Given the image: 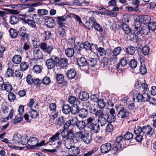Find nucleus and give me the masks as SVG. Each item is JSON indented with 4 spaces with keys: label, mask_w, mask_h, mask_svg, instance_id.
<instances>
[{
    "label": "nucleus",
    "mask_w": 156,
    "mask_h": 156,
    "mask_svg": "<svg viewBox=\"0 0 156 156\" xmlns=\"http://www.w3.org/2000/svg\"><path fill=\"white\" fill-rule=\"evenodd\" d=\"M134 133L136 136V140L139 142L142 140L143 137L145 134L152 136L154 133V129L149 126H144L142 128L138 126L135 128Z\"/></svg>",
    "instance_id": "f257e3e1"
},
{
    "label": "nucleus",
    "mask_w": 156,
    "mask_h": 156,
    "mask_svg": "<svg viewBox=\"0 0 156 156\" xmlns=\"http://www.w3.org/2000/svg\"><path fill=\"white\" fill-rule=\"evenodd\" d=\"M95 119L90 117L87 119L86 126L90 131L94 133H98L100 131V128L99 124L94 123Z\"/></svg>",
    "instance_id": "f03ea898"
},
{
    "label": "nucleus",
    "mask_w": 156,
    "mask_h": 156,
    "mask_svg": "<svg viewBox=\"0 0 156 156\" xmlns=\"http://www.w3.org/2000/svg\"><path fill=\"white\" fill-rule=\"evenodd\" d=\"M116 143L114 144L112 150V153L115 154L122 147V145L125 144L126 140L123 136H120L117 137L116 139Z\"/></svg>",
    "instance_id": "7ed1b4c3"
},
{
    "label": "nucleus",
    "mask_w": 156,
    "mask_h": 156,
    "mask_svg": "<svg viewBox=\"0 0 156 156\" xmlns=\"http://www.w3.org/2000/svg\"><path fill=\"white\" fill-rule=\"evenodd\" d=\"M33 51L34 58L30 61V63L31 65L38 63L40 62L39 60L43 58V54L39 49L34 48Z\"/></svg>",
    "instance_id": "20e7f679"
},
{
    "label": "nucleus",
    "mask_w": 156,
    "mask_h": 156,
    "mask_svg": "<svg viewBox=\"0 0 156 156\" xmlns=\"http://www.w3.org/2000/svg\"><path fill=\"white\" fill-rule=\"evenodd\" d=\"M57 59V57L52 56L50 58L46 60L45 64L48 69H53L55 65L57 64L58 61Z\"/></svg>",
    "instance_id": "39448f33"
},
{
    "label": "nucleus",
    "mask_w": 156,
    "mask_h": 156,
    "mask_svg": "<svg viewBox=\"0 0 156 156\" xmlns=\"http://www.w3.org/2000/svg\"><path fill=\"white\" fill-rule=\"evenodd\" d=\"M2 112L3 113L7 114L9 113V115L6 117L7 120L11 119L13 117L14 111L13 108L10 106H3L2 107Z\"/></svg>",
    "instance_id": "423d86ee"
},
{
    "label": "nucleus",
    "mask_w": 156,
    "mask_h": 156,
    "mask_svg": "<svg viewBox=\"0 0 156 156\" xmlns=\"http://www.w3.org/2000/svg\"><path fill=\"white\" fill-rule=\"evenodd\" d=\"M38 142V139L36 137H30L28 141V148L36 149L37 148V145Z\"/></svg>",
    "instance_id": "0eeeda50"
},
{
    "label": "nucleus",
    "mask_w": 156,
    "mask_h": 156,
    "mask_svg": "<svg viewBox=\"0 0 156 156\" xmlns=\"http://www.w3.org/2000/svg\"><path fill=\"white\" fill-rule=\"evenodd\" d=\"M135 97V100L137 102L147 101L149 99L148 94L146 93H144L143 94L138 93L136 95Z\"/></svg>",
    "instance_id": "6e6552de"
},
{
    "label": "nucleus",
    "mask_w": 156,
    "mask_h": 156,
    "mask_svg": "<svg viewBox=\"0 0 156 156\" xmlns=\"http://www.w3.org/2000/svg\"><path fill=\"white\" fill-rule=\"evenodd\" d=\"M40 48L44 51L50 54L53 47L52 45L47 46V44L45 42L42 43L40 44Z\"/></svg>",
    "instance_id": "1a4fd4ad"
},
{
    "label": "nucleus",
    "mask_w": 156,
    "mask_h": 156,
    "mask_svg": "<svg viewBox=\"0 0 156 156\" xmlns=\"http://www.w3.org/2000/svg\"><path fill=\"white\" fill-rule=\"evenodd\" d=\"M141 21L140 20H139L136 21L134 23V34L136 36H137L140 34V30L142 28V24L140 23Z\"/></svg>",
    "instance_id": "9d476101"
},
{
    "label": "nucleus",
    "mask_w": 156,
    "mask_h": 156,
    "mask_svg": "<svg viewBox=\"0 0 156 156\" xmlns=\"http://www.w3.org/2000/svg\"><path fill=\"white\" fill-rule=\"evenodd\" d=\"M64 144L66 148L69 150L74 146V140L73 138H66L64 140Z\"/></svg>",
    "instance_id": "9b49d317"
},
{
    "label": "nucleus",
    "mask_w": 156,
    "mask_h": 156,
    "mask_svg": "<svg viewBox=\"0 0 156 156\" xmlns=\"http://www.w3.org/2000/svg\"><path fill=\"white\" fill-rule=\"evenodd\" d=\"M20 20L22 21L23 23H27L30 27L35 28L36 27L35 21L33 20L30 19H25L23 18H20Z\"/></svg>",
    "instance_id": "f8f14e48"
},
{
    "label": "nucleus",
    "mask_w": 156,
    "mask_h": 156,
    "mask_svg": "<svg viewBox=\"0 0 156 156\" xmlns=\"http://www.w3.org/2000/svg\"><path fill=\"white\" fill-rule=\"evenodd\" d=\"M90 23L89 26H90L91 27H93L95 30L100 32H102L103 31V29L100 25L93 20L90 19L88 22H87V23Z\"/></svg>",
    "instance_id": "ddd939ff"
},
{
    "label": "nucleus",
    "mask_w": 156,
    "mask_h": 156,
    "mask_svg": "<svg viewBox=\"0 0 156 156\" xmlns=\"http://www.w3.org/2000/svg\"><path fill=\"white\" fill-rule=\"evenodd\" d=\"M57 59H58V61L57 64H59L62 68L66 69L68 66L67 59L65 58H62L60 59L58 57H57Z\"/></svg>",
    "instance_id": "4468645a"
},
{
    "label": "nucleus",
    "mask_w": 156,
    "mask_h": 156,
    "mask_svg": "<svg viewBox=\"0 0 156 156\" xmlns=\"http://www.w3.org/2000/svg\"><path fill=\"white\" fill-rule=\"evenodd\" d=\"M0 87L2 90L8 92H10L12 89V85L8 82H3L2 83L0 84Z\"/></svg>",
    "instance_id": "2eb2a0df"
},
{
    "label": "nucleus",
    "mask_w": 156,
    "mask_h": 156,
    "mask_svg": "<svg viewBox=\"0 0 156 156\" xmlns=\"http://www.w3.org/2000/svg\"><path fill=\"white\" fill-rule=\"evenodd\" d=\"M121 50V48L120 47H118L115 48L113 51V53L114 55H112L110 57L111 60H112V61L113 60L115 62L117 61V58L116 56L120 53Z\"/></svg>",
    "instance_id": "dca6fc26"
},
{
    "label": "nucleus",
    "mask_w": 156,
    "mask_h": 156,
    "mask_svg": "<svg viewBox=\"0 0 156 156\" xmlns=\"http://www.w3.org/2000/svg\"><path fill=\"white\" fill-rule=\"evenodd\" d=\"M111 144L109 143H106L101 145L100 150L102 153L106 154L111 150Z\"/></svg>",
    "instance_id": "f3484780"
},
{
    "label": "nucleus",
    "mask_w": 156,
    "mask_h": 156,
    "mask_svg": "<svg viewBox=\"0 0 156 156\" xmlns=\"http://www.w3.org/2000/svg\"><path fill=\"white\" fill-rule=\"evenodd\" d=\"M91 113L95 115L96 117L99 118L103 116H105V115L104 113L103 110L101 109H98V108H94L91 111Z\"/></svg>",
    "instance_id": "a211bd4d"
},
{
    "label": "nucleus",
    "mask_w": 156,
    "mask_h": 156,
    "mask_svg": "<svg viewBox=\"0 0 156 156\" xmlns=\"http://www.w3.org/2000/svg\"><path fill=\"white\" fill-rule=\"evenodd\" d=\"M95 48L97 51L99 53L101 56H106L108 55L107 51L104 48L101 47H98L97 45H95Z\"/></svg>",
    "instance_id": "6ab92c4d"
},
{
    "label": "nucleus",
    "mask_w": 156,
    "mask_h": 156,
    "mask_svg": "<svg viewBox=\"0 0 156 156\" xmlns=\"http://www.w3.org/2000/svg\"><path fill=\"white\" fill-rule=\"evenodd\" d=\"M77 63L79 66L80 67H83L87 66V68L86 69V71L87 70L88 68V66H87V62L85 58L81 57L78 58L77 59Z\"/></svg>",
    "instance_id": "aec40b11"
},
{
    "label": "nucleus",
    "mask_w": 156,
    "mask_h": 156,
    "mask_svg": "<svg viewBox=\"0 0 156 156\" xmlns=\"http://www.w3.org/2000/svg\"><path fill=\"white\" fill-rule=\"evenodd\" d=\"M139 18L140 21L145 24H148L150 23L151 20L150 16L147 15L140 16H139Z\"/></svg>",
    "instance_id": "412c9836"
},
{
    "label": "nucleus",
    "mask_w": 156,
    "mask_h": 156,
    "mask_svg": "<svg viewBox=\"0 0 156 156\" xmlns=\"http://www.w3.org/2000/svg\"><path fill=\"white\" fill-rule=\"evenodd\" d=\"M92 138L89 133H84L82 141L87 144H89L92 141Z\"/></svg>",
    "instance_id": "4be33fe9"
},
{
    "label": "nucleus",
    "mask_w": 156,
    "mask_h": 156,
    "mask_svg": "<svg viewBox=\"0 0 156 156\" xmlns=\"http://www.w3.org/2000/svg\"><path fill=\"white\" fill-rule=\"evenodd\" d=\"M66 27L65 26H59L58 29V34L59 37L62 38L66 36L65 32Z\"/></svg>",
    "instance_id": "5701e85b"
},
{
    "label": "nucleus",
    "mask_w": 156,
    "mask_h": 156,
    "mask_svg": "<svg viewBox=\"0 0 156 156\" xmlns=\"http://www.w3.org/2000/svg\"><path fill=\"white\" fill-rule=\"evenodd\" d=\"M84 133L82 131H80L74 134V137L77 142L82 141Z\"/></svg>",
    "instance_id": "b1692460"
},
{
    "label": "nucleus",
    "mask_w": 156,
    "mask_h": 156,
    "mask_svg": "<svg viewBox=\"0 0 156 156\" xmlns=\"http://www.w3.org/2000/svg\"><path fill=\"white\" fill-rule=\"evenodd\" d=\"M55 20L52 18L50 17L45 20V25L50 28H53L55 26Z\"/></svg>",
    "instance_id": "393cba45"
},
{
    "label": "nucleus",
    "mask_w": 156,
    "mask_h": 156,
    "mask_svg": "<svg viewBox=\"0 0 156 156\" xmlns=\"http://www.w3.org/2000/svg\"><path fill=\"white\" fill-rule=\"evenodd\" d=\"M76 75V71L73 69L68 70L66 73L67 77L69 79L74 78Z\"/></svg>",
    "instance_id": "a878e982"
},
{
    "label": "nucleus",
    "mask_w": 156,
    "mask_h": 156,
    "mask_svg": "<svg viewBox=\"0 0 156 156\" xmlns=\"http://www.w3.org/2000/svg\"><path fill=\"white\" fill-rule=\"evenodd\" d=\"M127 112L126 110L124 108H122L119 112L117 116L119 118L123 119L127 117Z\"/></svg>",
    "instance_id": "bb28decb"
},
{
    "label": "nucleus",
    "mask_w": 156,
    "mask_h": 156,
    "mask_svg": "<svg viewBox=\"0 0 156 156\" xmlns=\"http://www.w3.org/2000/svg\"><path fill=\"white\" fill-rule=\"evenodd\" d=\"M88 112L87 110L83 108L80 110L78 115L80 117L83 118H86L88 115Z\"/></svg>",
    "instance_id": "cd10ccee"
},
{
    "label": "nucleus",
    "mask_w": 156,
    "mask_h": 156,
    "mask_svg": "<svg viewBox=\"0 0 156 156\" xmlns=\"http://www.w3.org/2000/svg\"><path fill=\"white\" fill-rule=\"evenodd\" d=\"M105 116H103L101 117L100 118H98V123L100 124L101 126H105L108 122L107 118Z\"/></svg>",
    "instance_id": "c85d7f7f"
},
{
    "label": "nucleus",
    "mask_w": 156,
    "mask_h": 156,
    "mask_svg": "<svg viewBox=\"0 0 156 156\" xmlns=\"http://www.w3.org/2000/svg\"><path fill=\"white\" fill-rule=\"evenodd\" d=\"M59 135L60 133L59 132L56 133L49 139V143H53L55 141L60 140V137L59 136Z\"/></svg>",
    "instance_id": "c756f323"
},
{
    "label": "nucleus",
    "mask_w": 156,
    "mask_h": 156,
    "mask_svg": "<svg viewBox=\"0 0 156 156\" xmlns=\"http://www.w3.org/2000/svg\"><path fill=\"white\" fill-rule=\"evenodd\" d=\"M121 28L125 34H128L131 31L130 28L126 24L124 23L121 24Z\"/></svg>",
    "instance_id": "7c9ffc66"
},
{
    "label": "nucleus",
    "mask_w": 156,
    "mask_h": 156,
    "mask_svg": "<svg viewBox=\"0 0 156 156\" xmlns=\"http://www.w3.org/2000/svg\"><path fill=\"white\" fill-rule=\"evenodd\" d=\"M21 136L19 134H15L13 136V143L15 144H19L20 143V139Z\"/></svg>",
    "instance_id": "2f4dec72"
},
{
    "label": "nucleus",
    "mask_w": 156,
    "mask_h": 156,
    "mask_svg": "<svg viewBox=\"0 0 156 156\" xmlns=\"http://www.w3.org/2000/svg\"><path fill=\"white\" fill-rule=\"evenodd\" d=\"M136 51L135 47L132 46H129L126 49V53L130 55H133Z\"/></svg>",
    "instance_id": "473e14b6"
},
{
    "label": "nucleus",
    "mask_w": 156,
    "mask_h": 156,
    "mask_svg": "<svg viewBox=\"0 0 156 156\" xmlns=\"http://www.w3.org/2000/svg\"><path fill=\"white\" fill-rule=\"evenodd\" d=\"M89 98V95L87 93L83 92L80 93L79 95V98L82 101H86Z\"/></svg>",
    "instance_id": "72a5a7b5"
},
{
    "label": "nucleus",
    "mask_w": 156,
    "mask_h": 156,
    "mask_svg": "<svg viewBox=\"0 0 156 156\" xmlns=\"http://www.w3.org/2000/svg\"><path fill=\"white\" fill-rule=\"evenodd\" d=\"M74 50L73 48H68L65 50V54L68 57H71L74 55Z\"/></svg>",
    "instance_id": "f704fd0d"
},
{
    "label": "nucleus",
    "mask_w": 156,
    "mask_h": 156,
    "mask_svg": "<svg viewBox=\"0 0 156 156\" xmlns=\"http://www.w3.org/2000/svg\"><path fill=\"white\" fill-rule=\"evenodd\" d=\"M68 101L70 104L73 105H76L79 103L78 99L75 97L72 96L69 97Z\"/></svg>",
    "instance_id": "c9c22d12"
},
{
    "label": "nucleus",
    "mask_w": 156,
    "mask_h": 156,
    "mask_svg": "<svg viewBox=\"0 0 156 156\" xmlns=\"http://www.w3.org/2000/svg\"><path fill=\"white\" fill-rule=\"evenodd\" d=\"M33 68V71L37 74L40 73L42 71V67L41 66L35 64Z\"/></svg>",
    "instance_id": "e433bc0d"
},
{
    "label": "nucleus",
    "mask_w": 156,
    "mask_h": 156,
    "mask_svg": "<svg viewBox=\"0 0 156 156\" xmlns=\"http://www.w3.org/2000/svg\"><path fill=\"white\" fill-rule=\"evenodd\" d=\"M69 152L74 155H77L80 152V149L78 147L73 146L70 150Z\"/></svg>",
    "instance_id": "4c0bfd02"
},
{
    "label": "nucleus",
    "mask_w": 156,
    "mask_h": 156,
    "mask_svg": "<svg viewBox=\"0 0 156 156\" xmlns=\"http://www.w3.org/2000/svg\"><path fill=\"white\" fill-rule=\"evenodd\" d=\"M33 19L38 23L40 24L42 21L43 18L37 14H34L32 16Z\"/></svg>",
    "instance_id": "58836bf2"
},
{
    "label": "nucleus",
    "mask_w": 156,
    "mask_h": 156,
    "mask_svg": "<svg viewBox=\"0 0 156 156\" xmlns=\"http://www.w3.org/2000/svg\"><path fill=\"white\" fill-rule=\"evenodd\" d=\"M77 127L80 130L83 129L85 126L86 124L85 122L83 120H78L76 124Z\"/></svg>",
    "instance_id": "ea45409f"
},
{
    "label": "nucleus",
    "mask_w": 156,
    "mask_h": 156,
    "mask_svg": "<svg viewBox=\"0 0 156 156\" xmlns=\"http://www.w3.org/2000/svg\"><path fill=\"white\" fill-rule=\"evenodd\" d=\"M150 30L148 26H143L140 30V34H142L145 35H148L149 33Z\"/></svg>",
    "instance_id": "a19ab883"
},
{
    "label": "nucleus",
    "mask_w": 156,
    "mask_h": 156,
    "mask_svg": "<svg viewBox=\"0 0 156 156\" xmlns=\"http://www.w3.org/2000/svg\"><path fill=\"white\" fill-rule=\"evenodd\" d=\"M97 59L94 58H90L88 60L87 66L93 67L97 64Z\"/></svg>",
    "instance_id": "79ce46f5"
},
{
    "label": "nucleus",
    "mask_w": 156,
    "mask_h": 156,
    "mask_svg": "<svg viewBox=\"0 0 156 156\" xmlns=\"http://www.w3.org/2000/svg\"><path fill=\"white\" fill-rule=\"evenodd\" d=\"M19 18L15 16H12L10 17L9 22L11 24H16L19 22Z\"/></svg>",
    "instance_id": "37998d69"
},
{
    "label": "nucleus",
    "mask_w": 156,
    "mask_h": 156,
    "mask_svg": "<svg viewBox=\"0 0 156 156\" xmlns=\"http://www.w3.org/2000/svg\"><path fill=\"white\" fill-rule=\"evenodd\" d=\"M62 111L64 114H68L71 111V107L68 105H65L63 107Z\"/></svg>",
    "instance_id": "c03bdc74"
},
{
    "label": "nucleus",
    "mask_w": 156,
    "mask_h": 156,
    "mask_svg": "<svg viewBox=\"0 0 156 156\" xmlns=\"http://www.w3.org/2000/svg\"><path fill=\"white\" fill-rule=\"evenodd\" d=\"M65 17V16H58L57 17L58 19L57 22L59 26H65L64 23H63L62 22L66 21Z\"/></svg>",
    "instance_id": "a18cd8bd"
},
{
    "label": "nucleus",
    "mask_w": 156,
    "mask_h": 156,
    "mask_svg": "<svg viewBox=\"0 0 156 156\" xmlns=\"http://www.w3.org/2000/svg\"><path fill=\"white\" fill-rule=\"evenodd\" d=\"M21 57L19 55H16L13 57L12 61L15 64L20 63L21 61Z\"/></svg>",
    "instance_id": "49530a36"
},
{
    "label": "nucleus",
    "mask_w": 156,
    "mask_h": 156,
    "mask_svg": "<svg viewBox=\"0 0 156 156\" xmlns=\"http://www.w3.org/2000/svg\"><path fill=\"white\" fill-rule=\"evenodd\" d=\"M37 14L43 18L44 15H46L48 14V10L44 9H38L37 10Z\"/></svg>",
    "instance_id": "de8ad7c7"
},
{
    "label": "nucleus",
    "mask_w": 156,
    "mask_h": 156,
    "mask_svg": "<svg viewBox=\"0 0 156 156\" xmlns=\"http://www.w3.org/2000/svg\"><path fill=\"white\" fill-rule=\"evenodd\" d=\"M80 110L77 104L74 105H72L71 108V112L73 114H76L79 113Z\"/></svg>",
    "instance_id": "09e8293b"
},
{
    "label": "nucleus",
    "mask_w": 156,
    "mask_h": 156,
    "mask_svg": "<svg viewBox=\"0 0 156 156\" xmlns=\"http://www.w3.org/2000/svg\"><path fill=\"white\" fill-rule=\"evenodd\" d=\"M137 84L138 85L140 88L141 87L143 88V90L144 91V93H146V92L147 91L148 88H147L148 85L146 83H141L140 81H137Z\"/></svg>",
    "instance_id": "8fccbe9b"
},
{
    "label": "nucleus",
    "mask_w": 156,
    "mask_h": 156,
    "mask_svg": "<svg viewBox=\"0 0 156 156\" xmlns=\"http://www.w3.org/2000/svg\"><path fill=\"white\" fill-rule=\"evenodd\" d=\"M107 119L108 122H114L116 118L115 115H110L108 113H106Z\"/></svg>",
    "instance_id": "3c124183"
},
{
    "label": "nucleus",
    "mask_w": 156,
    "mask_h": 156,
    "mask_svg": "<svg viewBox=\"0 0 156 156\" xmlns=\"http://www.w3.org/2000/svg\"><path fill=\"white\" fill-rule=\"evenodd\" d=\"M129 60L128 57L126 56L121 58L119 63L122 66H125L127 64Z\"/></svg>",
    "instance_id": "603ef678"
},
{
    "label": "nucleus",
    "mask_w": 156,
    "mask_h": 156,
    "mask_svg": "<svg viewBox=\"0 0 156 156\" xmlns=\"http://www.w3.org/2000/svg\"><path fill=\"white\" fill-rule=\"evenodd\" d=\"M56 123L57 124L60 126H62L65 122V119L63 116H61L58 118L56 120Z\"/></svg>",
    "instance_id": "864d4df0"
},
{
    "label": "nucleus",
    "mask_w": 156,
    "mask_h": 156,
    "mask_svg": "<svg viewBox=\"0 0 156 156\" xmlns=\"http://www.w3.org/2000/svg\"><path fill=\"white\" fill-rule=\"evenodd\" d=\"M57 81L59 84H62L64 80V76L61 74H58L56 77Z\"/></svg>",
    "instance_id": "5fc2aeb1"
},
{
    "label": "nucleus",
    "mask_w": 156,
    "mask_h": 156,
    "mask_svg": "<svg viewBox=\"0 0 156 156\" xmlns=\"http://www.w3.org/2000/svg\"><path fill=\"white\" fill-rule=\"evenodd\" d=\"M137 62L135 59H131L129 61V65L132 69L135 68L137 66Z\"/></svg>",
    "instance_id": "6e6d98bb"
},
{
    "label": "nucleus",
    "mask_w": 156,
    "mask_h": 156,
    "mask_svg": "<svg viewBox=\"0 0 156 156\" xmlns=\"http://www.w3.org/2000/svg\"><path fill=\"white\" fill-rule=\"evenodd\" d=\"M9 32L11 37L12 38H15L17 36L18 33L17 31L14 29L10 28L9 30Z\"/></svg>",
    "instance_id": "4d7b16f0"
},
{
    "label": "nucleus",
    "mask_w": 156,
    "mask_h": 156,
    "mask_svg": "<svg viewBox=\"0 0 156 156\" xmlns=\"http://www.w3.org/2000/svg\"><path fill=\"white\" fill-rule=\"evenodd\" d=\"M97 102L98 105L101 109L104 108L105 106L106 103L104 102V100L103 99H99Z\"/></svg>",
    "instance_id": "13d9d810"
},
{
    "label": "nucleus",
    "mask_w": 156,
    "mask_h": 156,
    "mask_svg": "<svg viewBox=\"0 0 156 156\" xmlns=\"http://www.w3.org/2000/svg\"><path fill=\"white\" fill-rule=\"evenodd\" d=\"M83 106L87 108V109H89L91 113V111L94 108H92V105L91 104L89 101L85 102L83 103Z\"/></svg>",
    "instance_id": "bf43d9fd"
},
{
    "label": "nucleus",
    "mask_w": 156,
    "mask_h": 156,
    "mask_svg": "<svg viewBox=\"0 0 156 156\" xmlns=\"http://www.w3.org/2000/svg\"><path fill=\"white\" fill-rule=\"evenodd\" d=\"M20 67L22 71H24L27 69L28 65L26 62H23L20 64Z\"/></svg>",
    "instance_id": "052dcab7"
},
{
    "label": "nucleus",
    "mask_w": 156,
    "mask_h": 156,
    "mask_svg": "<svg viewBox=\"0 0 156 156\" xmlns=\"http://www.w3.org/2000/svg\"><path fill=\"white\" fill-rule=\"evenodd\" d=\"M140 71L142 75L144 74L147 73V70L144 65H141L140 66Z\"/></svg>",
    "instance_id": "680f3d73"
},
{
    "label": "nucleus",
    "mask_w": 156,
    "mask_h": 156,
    "mask_svg": "<svg viewBox=\"0 0 156 156\" xmlns=\"http://www.w3.org/2000/svg\"><path fill=\"white\" fill-rule=\"evenodd\" d=\"M105 129L107 132H111L113 130V125L110 123H108L106 125Z\"/></svg>",
    "instance_id": "e2e57ef3"
},
{
    "label": "nucleus",
    "mask_w": 156,
    "mask_h": 156,
    "mask_svg": "<svg viewBox=\"0 0 156 156\" xmlns=\"http://www.w3.org/2000/svg\"><path fill=\"white\" fill-rule=\"evenodd\" d=\"M148 27L150 30L152 31H154L156 30V23L151 22L148 24Z\"/></svg>",
    "instance_id": "0e129e2a"
},
{
    "label": "nucleus",
    "mask_w": 156,
    "mask_h": 156,
    "mask_svg": "<svg viewBox=\"0 0 156 156\" xmlns=\"http://www.w3.org/2000/svg\"><path fill=\"white\" fill-rule=\"evenodd\" d=\"M8 98L9 100L11 101H13L16 99V96L12 92H9L8 94Z\"/></svg>",
    "instance_id": "69168bd1"
},
{
    "label": "nucleus",
    "mask_w": 156,
    "mask_h": 156,
    "mask_svg": "<svg viewBox=\"0 0 156 156\" xmlns=\"http://www.w3.org/2000/svg\"><path fill=\"white\" fill-rule=\"evenodd\" d=\"M133 134L129 132H127L124 135V137L126 140L131 139L133 137Z\"/></svg>",
    "instance_id": "338daca9"
},
{
    "label": "nucleus",
    "mask_w": 156,
    "mask_h": 156,
    "mask_svg": "<svg viewBox=\"0 0 156 156\" xmlns=\"http://www.w3.org/2000/svg\"><path fill=\"white\" fill-rule=\"evenodd\" d=\"M150 48L149 47L145 46L143 47L142 49V52L144 55H147L149 52Z\"/></svg>",
    "instance_id": "774afa93"
}]
</instances>
